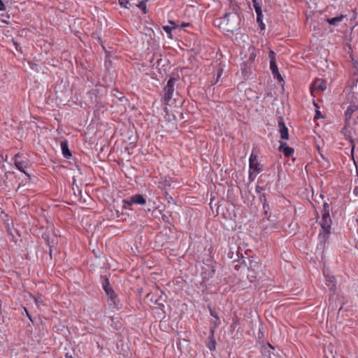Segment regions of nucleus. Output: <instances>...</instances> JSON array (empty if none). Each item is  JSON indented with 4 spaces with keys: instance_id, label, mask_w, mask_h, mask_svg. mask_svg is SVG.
Instances as JSON below:
<instances>
[{
    "instance_id": "f8f14e48",
    "label": "nucleus",
    "mask_w": 358,
    "mask_h": 358,
    "mask_svg": "<svg viewBox=\"0 0 358 358\" xmlns=\"http://www.w3.org/2000/svg\"><path fill=\"white\" fill-rule=\"evenodd\" d=\"M252 3H253V6L255 8V12L257 13V20L259 23H261L263 26V23H262V8H261V6L260 4L257 2V0H252Z\"/></svg>"
},
{
    "instance_id": "49530a36",
    "label": "nucleus",
    "mask_w": 358,
    "mask_h": 358,
    "mask_svg": "<svg viewBox=\"0 0 358 358\" xmlns=\"http://www.w3.org/2000/svg\"><path fill=\"white\" fill-rule=\"evenodd\" d=\"M357 119H358V116H357Z\"/></svg>"
},
{
    "instance_id": "2eb2a0df",
    "label": "nucleus",
    "mask_w": 358,
    "mask_h": 358,
    "mask_svg": "<svg viewBox=\"0 0 358 358\" xmlns=\"http://www.w3.org/2000/svg\"><path fill=\"white\" fill-rule=\"evenodd\" d=\"M279 149L286 157H289L294 153V149L288 147L287 144L284 143H281Z\"/></svg>"
},
{
    "instance_id": "7ed1b4c3",
    "label": "nucleus",
    "mask_w": 358,
    "mask_h": 358,
    "mask_svg": "<svg viewBox=\"0 0 358 358\" xmlns=\"http://www.w3.org/2000/svg\"><path fill=\"white\" fill-rule=\"evenodd\" d=\"M146 300L150 304L163 306L166 302L165 296H163L162 292L158 288H156L154 292L148 293L145 297Z\"/></svg>"
},
{
    "instance_id": "a19ab883",
    "label": "nucleus",
    "mask_w": 358,
    "mask_h": 358,
    "mask_svg": "<svg viewBox=\"0 0 358 358\" xmlns=\"http://www.w3.org/2000/svg\"><path fill=\"white\" fill-rule=\"evenodd\" d=\"M10 1L12 3V2H16L17 0H10Z\"/></svg>"
},
{
    "instance_id": "412c9836",
    "label": "nucleus",
    "mask_w": 358,
    "mask_h": 358,
    "mask_svg": "<svg viewBox=\"0 0 358 358\" xmlns=\"http://www.w3.org/2000/svg\"><path fill=\"white\" fill-rule=\"evenodd\" d=\"M163 29L169 35V37L171 38V30L172 28L169 26H164Z\"/></svg>"
},
{
    "instance_id": "c85d7f7f",
    "label": "nucleus",
    "mask_w": 358,
    "mask_h": 358,
    "mask_svg": "<svg viewBox=\"0 0 358 358\" xmlns=\"http://www.w3.org/2000/svg\"><path fill=\"white\" fill-rule=\"evenodd\" d=\"M321 116L320 115V112L319 110H317L316 111V114H315V118H319Z\"/></svg>"
},
{
    "instance_id": "58836bf2",
    "label": "nucleus",
    "mask_w": 358,
    "mask_h": 358,
    "mask_svg": "<svg viewBox=\"0 0 358 358\" xmlns=\"http://www.w3.org/2000/svg\"><path fill=\"white\" fill-rule=\"evenodd\" d=\"M25 311L27 312V316L31 319L29 313H28V312H27V310H25Z\"/></svg>"
},
{
    "instance_id": "c03bdc74",
    "label": "nucleus",
    "mask_w": 358,
    "mask_h": 358,
    "mask_svg": "<svg viewBox=\"0 0 358 358\" xmlns=\"http://www.w3.org/2000/svg\"><path fill=\"white\" fill-rule=\"evenodd\" d=\"M13 43H14L15 45H17L16 42H15L14 41H13Z\"/></svg>"
},
{
    "instance_id": "a878e982",
    "label": "nucleus",
    "mask_w": 358,
    "mask_h": 358,
    "mask_svg": "<svg viewBox=\"0 0 358 358\" xmlns=\"http://www.w3.org/2000/svg\"><path fill=\"white\" fill-rule=\"evenodd\" d=\"M326 210L329 212V205L327 203H324L322 213H324Z\"/></svg>"
},
{
    "instance_id": "4468645a",
    "label": "nucleus",
    "mask_w": 358,
    "mask_h": 358,
    "mask_svg": "<svg viewBox=\"0 0 358 358\" xmlns=\"http://www.w3.org/2000/svg\"><path fill=\"white\" fill-rule=\"evenodd\" d=\"M270 69L274 77L277 78L279 81L282 80V77L281 76L280 73L278 71L275 61L270 62Z\"/></svg>"
},
{
    "instance_id": "e433bc0d",
    "label": "nucleus",
    "mask_w": 358,
    "mask_h": 358,
    "mask_svg": "<svg viewBox=\"0 0 358 358\" xmlns=\"http://www.w3.org/2000/svg\"><path fill=\"white\" fill-rule=\"evenodd\" d=\"M169 22L171 24H173L174 25L175 24V22L172 20H169Z\"/></svg>"
},
{
    "instance_id": "4be33fe9",
    "label": "nucleus",
    "mask_w": 358,
    "mask_h": 358,
    "mask_svg": "<svg viewBox=\"0 0 358 358\" xmlns=\"http://www.w3.org/2000/svg\"><path fill=\"white\" fill-rule=\"evenodd\" d=\"M34 299L38 306H39L40 304L43 303V300L41 299V296H34Z\"/></svg>"
},
{
    "instance_id": "dca6fc26",
    "label": "nucleus",
    "mask_w": 358,
    "mask_h": 358,
    "mask_svg": "<svg viewBox=\"0 0 358 358\" xmlns=\"http://www.w3.org/2000/svg\"><path fill=\"white\" fill-rule=\"evenodd\" d=\"M356 110V108L355 106H350L347 109V110L345 113V127L350 126V120L352 117V113Z\"/></svg>"
},
{
    "instance_id": "f257e3e1",
    "label": "nucleus",
    "mask_w": 358,
    "mask_h": 358,
    "mask_svg": "<svg viewBox=\"0 0 358 358\" xmlns=\"http://www.w3.org/2000/svg\"><path fill=\"white\" fill-rule=\"evenodd\" d=\"M233 10V12L227 13L223 17L215 21L216 24L224 31L232 32L239 26L240 16L235 8Z\"/></svg>"
},
{
    "instance_id": "ddd939ff",
    "label": "nucleus",
    "mask_w": 358,
    "mask_h": 358,
    "mask_svg": "<svg viewBox=\"0 0 358 358\" xmlns=\"http://www.w3.org/2000/svg\"><path fill=\"white\" fill-rule=\"evenodd\" d=\"M210 335L209 336V341L207 343L208 348L210 349V350L213 351L215 350L216 348V341L214 338V334H215V329L214 328L210 329Z\"/></svg>"
},
{
    "instance_id": "423d86ee",
    "label": "nucleus",
    "mask_w": 358,
    "mask_h": 358,
    "mask_svg": "<svg viewBox=\"0 0 358 358\" xmlns=\"http://www.w3.org/2000/svg\"><path fill=\"white\" fill-rule=\"evenodd\" d=\"M123 202L124 208H128L134 203L143 205L146 203V200L142 194H138L131 196L127 200H123Z\"/></svg>"
},
{
    "instance_id": "20e7f679",
    "label": "nucleus",
    "mask_w": 358,
    "mask_h": 358,
    "mask_svg": "<svg viewBox=\"0 0 358 358\" xmlns=\"http://www.w3.org/2000/svg\"><path fill=\"white\" fill-rule=\"evenodd\" d=\"M176 82V78H170L166 84V85L164 87V100L166 105L171 106V104L169 103L171 101L172 95L174 92V84Z\"/></svg>"
},
{
    "instance_id": "f704fd0d",
    "label": "nucleus",
    "mask_w": 358,
    "mask_h": 358,
    "mask_svg": "<svg viewBox=\"0 0 358 358\" xmlns=\"http://www.w3.org/2000/svg\"><path fill=\"white\" fill-rule=\"evenodd\" d=\"M334 277L329 278V282H334Z\"/></svg>"
},
{
    "instance_id": "c9c22d12",
    "label": "nucleus",
    "mask_w": 358,
    "mask_h": 358,
    "mask_svg": "<svg viewBox=\"0 0 358 358\" xmlns=\"http://www.w3.org/2000/svg\"><path fill=\"white\" fill-rule=\"evenodd\" d=\"M263 199H264V201H265V200H266V199H265V196H264V195L261 196V197H260V200H261V201H263Z\"/></svg>"
},
{
    "instance_id": "4c0bfd02",
    "label": "nucleus",
    "mask_w": 358,
    "mask_h": 358,
    "mask_svg": "<svg viewBox=\"0 0 358 358\" xmlns=\"http://www.w3.org/2000/svg\"><path fill=\"white\" fill-rule=\"evenodd\" d=\"M66 358H73L71 356H69L68 353L66 354Z\"/></svg>"
},
{
    "instance_id": "2f4dec72",
    "label": "nucleus",
    "mask_w": 358,
    "mask_h": 358,
    "mask_svg": "<svg viewBox=\"0 0 358 358\" xmlns=\"http://www.w3.org/2000/svg\"><path fill=\"white\" fill-rule=\"evenodd\" d=\"M210 314L212 316H213L214 317H215L217 320H219V318L217 317V315L215 314H214L212 311H210Z\"/></svg>"
},
{
    "instance_id": "9d476101",
    "label": "nucleus",
    "mask_w": 358,
    "mask_h": 358,
    "mask_svg": "<svg viewBox=\"0 0 358 358\" xmlns=\"http://www.w3.org/2000/svg\"><path fill=\"white\" fill-rule=\"evenodd\" d=\"M278 126L280 138L284 140H287L289 138L288 129L282 120L278 122Z\"/></svg>"
},
{
    "instance_id": "f3484780",
    "label": "nucleus",
    "mask_w": 358,
    "mask_h": 358,
    "mask_svg": "<svg viewBox=\"0 0 358 358\" xmlns=\"http://www.w3.org/2000/svg\"><path fill=\"white\" fill-rule=\"evenodd\" d=\"M61 148H62L63 155L67 159L70 158V157H71V153L69 149L67 142H66V141L62 142Z\"/></svg>"
},
{
    "instance_id": "6ab92c4d",
    "label": "nucleus",
    "mask_w": 358,
    "mask_h": 358,
    "mask_svg": "<svg viewBox=\"0 0 358 358\" xmlns=\"http://www.w3.org/2000/svg\"><path fill=\"white\" fill-rule=\"evenodd\" d=\"M148 1V0H143V1H141V2L137 5V6H138L140 9L143 10V13H146V12H147V10H146V1Z\"/></svg>"
},
{
    "instance_id": "b1692460",
    "label": "nucleus",
    "mask_w": 358,
    "mask_h": 358,
    "mask_svg": "<svg viewBox=\"0 0 358 358\" xmlns=\"http://www.w3.org/2000/svg\"><path fill=\"white\" fill-rule=\"evenodd\" d=\"M254 50H255V49L253 48V49H252V52H251V54H250V56L249 60H248L247 62H250V63H251V62L254 60V59H255V53H254Z\"/></svg>"
},
{
    "instance_id": "a18cd8bd",
    "label": "nucleus",
    "mask_w": 358,
    "mask_h": 358,
    "mask_svg": "<svg viewBox=\"0 0 358 358\" xmlns=\"http://www.w3.org/2000/svg\"><path fill=\"white\" fill-rule=\"evenodd\" d=\"M50 254L52 253V250H51V248H50Z\"/></svg>"
},
{
    "instance_id": "7c9ffc66",
    "label": "nucleus",
    "mask_w": 358,
    "mask_h": 358,
    "mask_svg": "<svg viewBox=\"0 0 358 358\" xmlns=\"http://www.w3.org/2000/svg\"><path fill=\"white\" fill-rule=\"evenodd\" d=\"M189 26H190V24L189 23H183L181 25L182 27H189Z\"/></svg>"
},
{
    "instance_id": "0eeeda50",
    "label": "nucleus",
    "mask_w": 358,
    "mask_h": 358,
    "mask_svg": "<svg viewBox=\"0 0 358 358\" xmlns=\"http://www.w3.org/2000/svg\"><path fill=\"white\" fill-rule=\"evenodd\" d=\"M21 158L20 154H16L15 155V164L20 171L24 173L29 178L30 176L24 170L27 167L29 162L27 159H22Z\"/></svg>"
},
{
    "instance_id": "37998d69",
    "label": "nucleus",
    "mask_w": 358,
    "mask_h": 358,
    "mask_svg": "<svg viewBox=\"0 0 358 358\" xmlns=\"http://www.w3.org/2000/svg\"><path fill=\"white\" fill-rule=\"evenodd\" d=\"M357 65H358V63H357V62H356V63L355 64V66H357Z\"/></svg>"
},
{
    "instance_id": "c756f323",
    "label": "nucleus",
    "mask_w": 358,
    "mask_h": 358,
    "mask_svg": "<svg viewBox=\"0 0 358 358\" xmlns=\"http://www.w3.org/2000/svg\"><path fill=\"white\" fill-rule=\"evenodd\" d=\"M354 194L358 195V186L354 189Z\"/></svg>"
},
{
    "instance_id": "aec40b11",
    "label": "nucleus",
    "mask_w": 358,
    "mask_h": 358,
    "mask_svg": "<svg viewBox=\"0 0 358 358\" xmlns=\"http://www.w3.org/2000/svg\"><path fill=\"white\" fill-rule=\"evenodd\" d=\"M118 1H119V3L122 6H124V8H128L129 6H130V3H129V0H118Z\"/></svg>"
},
{
    "instance_id": "cd10ccee",
    "label": "nucleus",
    "mask_w": 358,
    "mask_h": 358,
    "mask_svg": "<svg viewBox=\"0 0 358 358\" xmlns=\"http://www.w3.org/2000/svg\"><path fill=\"white\" fill-rule=\"evenodd\" d=\"M222 69H220L219 71H218V73H217V80L215 81V83H217L218 82V79L222 75Z\"/></svg>"
},
{
    "instance_id": "bb28decb",
    "label": "nucleus",
    "mask_w": 358,
    "mask_h": 358,
    "mask_svg": "<svg viewBox=\"0 0 358 358\" xmlns=\"http://www.w3.org/2000/svg\"><path fill=\"white\" fill-rule=\"evenodd\" d=\"M6 10L5 5L3 3V1L1 0H0V10L3 11V10Z\"/></svg>"
},
{
    "instance_id": "473e14b6",
    "label": "nucleus",
    "mask_w": 358,
    "mask_h": 358,
    "mask_svg": "<svg viewBox=\"0 0 358 358\" xmlns=\"http://www.w3.org/2000/svg\"><path fill=\"white\" fill-rule=\"evenodd\" d=\"M248 276H249L250 278H256V275H254L253 273H251V274L250 273V274L248 275Z\"/></svg>"
},
{
    "instance_id": "9b49d317",
    "label": "nucleus",
    "mask_w": 358,
    "mask_h": 358,
    "mask_svg": "<svg viewBox=\"0 0 358 358\" xmlns=\"http://www.w3.org/2000/svg\"><path fill=\"white\" fill-rule=\"evenodd\" d=\"M326 87H327L324 81L320 78L316 79L312 85V89L313 90L323 91L326 89Z\"/></svg>"
},
{
    "instance_id": "6e6552de",
    "label": "nucleus",
    "mask_w": 358,
    "mask_h": 358,
    "mask_svg": "<svg viewBox=\"0 0 358 358\" xmlns=\"http://www.w3.org/2000/svg\"><path fill=\"white\" fill-rule=\"evenodd\" d=\"M103 288H104V290H105L106 294L109 296L110 300L114 303V306H115V299L116 296H115L113 290L112 289V288L110 287L109 281H108V278H105Z\"/></svg>"
},
{
    "instance_id": "a211bd4d",
    "label": "nucleus",
    "mask_w": 358,
    "mask_h": 358,
    "mask_svg": "<svg viewBox=\"0 0 358 358\" xmlns=\"http://www.w3.org/2000/svg\"><path fill=\"white\" fill-rule=\"evenodd\" d=\"M227 256L229 259H232L233 262H236L238 258V255L237 253V251H229L227 254Z\"/></svg>"
},
{
    "instance_id": "39448f33",
    "label": "nucleus",
    "mask_w": 358,
    "mask_h": 358,
    "mask_svg": "<svg viewBox=\"0 0 358 358\" xmlns=\"http://www.w3.org/2000/svg\"><path fill=\"white\" fill-rule=\"evenodd\" d=\"M250 178L253 180L252 177L259 173L261 171V168L259 167V164L257 162V157L254 153H252L250 157Z\"/></svg>"
},
{
    "instance_id": "79ce46f5",
    "label": "nucleus",
    "mask_w": 358,
    "mask_h": 358,
    "mask_svg": "<svg viewBox=\"0 0 358 358\" xmlns=\"http://www.w3.org/2000/svg\"><path fill=\"white\" fill-rule=\"evenodd\" d=\"M357 65H358V63H357V62H356V63L355 64V66H357Z\"/></svg>"
},
{
    "instance_id": "f03ea898",
    "label": "nucleus",
    "mask_w": 358,
    "mask_h": 358,
    "mask_svg": "<svg viewBox=\"0 0 358 358\" xmlns=\"http://www.w3.org/2000/svg\"><path fill=\"white\" fill-rule=\"evenodd\" d=\"M331 222V220L329 215V212L326 210L324 213H323L322 218L320 221L322 232L320 233L319 238L321 243L324 244L327 241L329 234L330 233Z\"/></svg>"
},
{
    "instance_id": "1a4fd4ad",
    "label": "nucleus",
    "mask_w": 358,
    "mask_h": 358,
    "mask_svg": "<svg viewBox=\"0 0 358 358\" xmlns=\"http://www.w3.org/2000/svg\"><path fill=\"white\" fill-rule=\"evenodd\" d=\"M344 20H347L348 17L346 15H340L339 16L331 17V18H327L326 21L332 26H338L339 23L342 22Z\"/></svg>"
},
{
    "instance_id": "5701e85b",
    "label": "nucleus",
    "mask_w": 358,
    "mask_h": 358,
    "mask_svg": "<svg viewBox=\"0 0 358 358\" xmlns=\"http://www.w3.org/2000/svg\"><path fill=\"white\" fill-rule=\"evenodd\" d=\"M268 57L270 58V62H272L273 61H275V52L273 50H270Z\"/></svg>"
},
{
    "instance_id": "393cba45",
    "label": "nucleus",
    "mask_w": 358,
    "mask_h": 358,
    "mask_svg": "<svg viewBox=\"0 0 358 358\" xmlns=\"http://www.w3.org/2000/svg\"><path fill=\"white\" fill-rule=\"evenodd\" d=\"M350 144H351V152H352V153H353V151H354V149H355V141L353 139H350Z\"/></svg>"
},
{
    "instance_id": "72a5a7b5",
    "label": "nucleus",
    "mask_w": 358,
    "mask_h": 358,
    "mask_svg": "<svg viewBox=\"0 0 358 358\" xmlns=\"http://www.w3.org/2000/svg\"><path fill=\"white\" fill-rule=\"evenodd\" d=\"M261 189H262V187H260L259 186H257V188H256V190H257V192H260Z\"/></svg>"
},
{
    "instance_id": "ea45409f",
    "label": "nucleus",
    "mask_w": 358,
    "mask_h": 358,
    "mask_svg": "<svg viewBox=\"0 0 358 358\" xmlns=\"http://www.w3.org/2000/svg\"><path fill=\"white\" fill-rule=\"evenodd\" d=\"M25 311L27 312V316L31 319L29 313H28V312H27V310H25Z\"/></svg>"
}]
</instances>
